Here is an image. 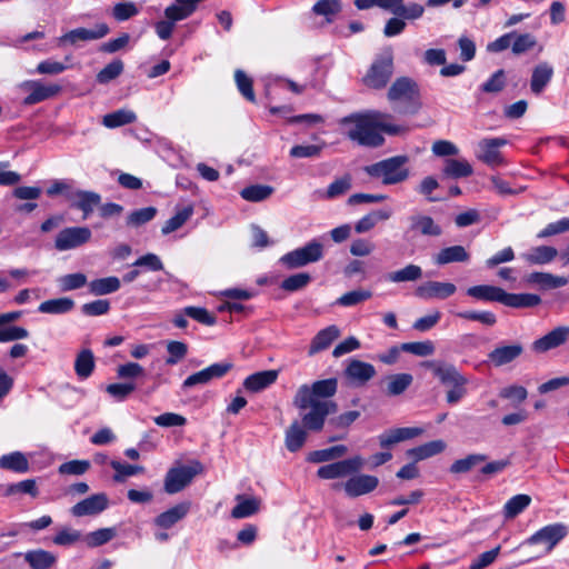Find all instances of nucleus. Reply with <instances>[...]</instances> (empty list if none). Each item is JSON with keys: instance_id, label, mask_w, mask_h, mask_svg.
<instances>
[{"instance_id": "obj_1", "label": "nucleus", "mask_w": 569, "mask_h": 569, "mask_svg": "<svg viewBox=\"0 0 569 569\" xmlns=\"http://www.w3.org/2000/svg\"><path fill=\"white\" fill-rule=\"evenodd\" d=\"M341 122L348 127L347 136L351 141L369 148L383 144L382 133L401 136L410 131L408 126L395 123L390 113L377 110L350 114Z\"/></svg>"}, {"instance_id": "obj_2", "label": "nucleus", "mask_w": 569, "mask_h": 569, "mask_svg": "<svg viewBox=\"0 0 569 569\" xmlns=\"http://www.w3.org/2000/svg\"><path fill=\"white\" fill-rule=\"evenodd\" d=\"M338 381L335 378L315 381L312 385H301L293 398V405L299 410L309 409L301 416V422L310 431H320L326 418L337 411V403L328 398L337 392Z\"/></svg>"}, {"instance_id": "obj_3", "label": "nucleus", "mask_w": 569, "mask_h": 569, "mask_svg": "<svg viewBox=\"0 0 569 569\" xmlns=\"http://www.w3.org/2000/svg\"><path fill=\"white\" fill-rule=\"evenodd\" d=\"M467 295L485 302H499L511 308H531L541 302L538 295L508 293L500 287L491 284H477L467 289Z\"/></svg>"}, {"instance_id": "obj_4", "label": "nucleus", "mask_w": 569, "mask_h": 569, "mask_svg": "<svg viewBox=\"0 0 569 569\" xmlns=\"http://www.w3.org/2000/svg\"><path fill=\"white\" fill-rule=\"evenodd\" d=\"M407 156H395L365 167V172L371 178L381 179L383 184H398L409 178Z\"/></svg>"}, {"instance_id": "obj_5", "label": "nucleus", "mask_w": 569, "mask_h": 569, "mask_svg": "<svg viewBox=\"0 0 569 569\" xmlns=\"http://www.w3.org/2000/svg\"><path fill=\"white\" fill-rule=\"evenodd\" d=\"M388 99L403 107H396V111L405 114H415L420 109L419 90L415 81L407 77L398 78L388 91Z\"/></svg>"}, {"instance_id": "obj_6", "label": "nucleus", "mask_w": 569, "mask_h": 569, "mask_svg": "<svg viewBox=\"0 0 569 569\" xmlns=\"http://www.w3.org/2000/svg\"><path fill=\"white\" fill-rule=\"evenodd\" d=\"M323 258V246L318 240H311L303 247L287 252L279 259L286 269L302 268L309 263L318 262Z\"/></svg>"}, {"instance_id": "obj_7", "label": "nucleus", "mask_w": 569, "mask_h": 569, "mask_svg": "<svg viewBox=\"0 0 569 569\" xmlns=\"http://www.w3.org/2000/svg\"><path fill=\"white\" fill-rule=\"evenodd\" d=\"M203 471L199 461H192L190 465L171 468L164 479L166 492L172 495L181 491L192 479Z\"/></svg>"}, {"instance_id": "obj_8", "label": "nucleus", "mask_w": 569, "mask_h": 569, "mask_svg": "<svg viewBox=\"0 0 569 569\" xmlns=\"http://www.w3.org/2000/svg\"><path fill=\"white\" fill-rule=\"evenodd\" d=\"M392 73L393 59L391 51H388L371 64L363 81L370 88L381 89L386 87Z\"/></svg>"}, {"instance_id": "obj_9", "label": "nucleus", "mask_w": 569, "mask_h": 569, "mask_svg": "<svg viewBox=\"0 0 569 569\" xmlns=\"http://www.w3.org/2000/svg\"><path fill=\"white\" fill-rule=\"evenodd\" d=\"M508 143L502 137L483 138L477 143L475 151L476 158L485 164L496 168L505 164V159L500 152V148Z\"/></svg>"}, {"instance_id": "obj_10", "label": "nucleus", "mask_w": 569, "mask_h": 569, "mask_svg": "<svg viewBox=\"0 0 569 569\" xmlns=\"http://www.w3.org/2000/svg\"><path fill=\"white\" fill-rule=\"evenodd\" d=\"M363 465V458L355 456L349 459L321 466L317 471V476L326 480L337 479L358 472L362 469Z\"/></svg>"}, {"instance_id": "obj_11", "label": "nucleus", "mask_w": 569, "mask_h": 569, "mask_svg": "<svg viewBox=\"0 0 569 569\" xmlns=\"http://www.w3.org/2000/svg\"><path fill=\"white\" fill-rule=\"evenodd\" d=\"M19 88L29 92V94L23 99V104L26 106H32L53 98L61 91V87L59 84H46L40 80H26L19 84Z\"/></svg>"}, {"instance_id": "obj_12", "label": "nucleus", "mask_w": 569, "mask_h": 569, "mask_svg": "<svg viewBox=\"0 0 569 569\" xmlns=\"http://www.w3.org/2000/svg\"><path fill=\"white\" fill-rule=\"evenodd\" d=\"M92 232L88 227H68L56 237L54 247L59 251H68L90 241Z\"/></svg>"}, {"instance_id": "obj_13", "label": "nucleus", "mask_w": 569, "mask_h": 569, "mask_svg": "<svg viewBox=\"0 0 569 569\" xmlns=\"http://www.w3.org/2000/svg\"><path fill=\"white\" fill-rule=\"evenodd\" d=\"M568 535V529L563 523H552L542 527L540 530L530 536L526 543L545 545L547 551H551L558 542Z\"/></svg>"}, {"instance_id": "obj_14", "label": "nucleus", "mask_w": 569, "mask_h": 569, "mask_svg": "<svg viewBox=\"0 0 569 569\" xmlns=\"http://www.w3.org/2000/svg\"><path fill=\"white\" fill-rule=\"evenodd\" d=\"M110 29L107 23H97L92 29L87 28H77L73 29L64 34H62L59 39V46H62L64 43L69 44H77L78 42L82 41H92V40H99L103 37H106L109 33Z\"/></svg>"}, {"instance_id": "obj_15", "label": "nucleus", "mask_w": 569, "mask_h": 569, "mask_svg": "<svg viewBox=\"0 0 569 569\" xmlns=\"http://www.w3.org/2000/svg\"><path fill=\"white\" fill-rule=\"evenodd\" d=\"M232 368L230 362L213 363L198 372L190 375L183 382L182 388L189 389L197 385H207L213 379L222 378Z\"/></svg>"}, {"instance_id": "obj_16", "label": "nucleus", "mask_w": 569, "mask_h": 569, "mask_svg": "<svg viewBox=\"0 0 569 569\" xmlns=\"http://www.w3.org/2000/svg\"><path fill=\"white\" fill-rule=\"evenodd\" d=\"M569 340V326H559L532 342V350L543 353L565 345Z\"/></svg>"}, {"instance_id": "obj_17", "label": "nucleus", "mask_w": 569, "mask_h": 569, "mask_svg": "<svg viewBox=\"0 0 569 569\" xmlns=\"http://www.w3.org/2000/svg\"><path fill=\"white\" fill-rule=\"evenodd\" d=\"M456 291L457 287L451 282L427 281L416 288L415 295L423 300L447 299Z\"/></svg>"}, {"instance_id": "obj_18", "label": "nucleus", "mask_w": 569, "mask_h": 569, "mask_svg": "<svg viewBox=\"0 0 569 569\" xmlns=\"http://www.w3.org/2000/svg\"><path fill=\"white\" fill-rule=\"evenodd\" d=\"M375 367L358 359H351L345 369L346 378L353 386H363L376 376Z\"/></svg>"}, {"instance_id": "obj_19", "label": "nucleus", "mask_w": 569, "mask_h": 569, "mask_svg": "<svg viewBox=\"0 0 569 569\" xmlns=\"http://www.w3.org/2000/svg\"><path fill=\"white\" fill-rule=\"evenodd\" d=\"M109 506V499L106 493L92 495L71 508L74 517L96 516L104 511Z\"/></svg>"}, {"instance_id": "obj_20", "label": "nucleus", "mask_w": 569, "mask_h": 569, "mask_svg": "<svg viewBox=\"0 0 569 569\" xmlns=\"http://www.w3.org/2000/svg\"><path fill=\"white\" fill-rule=\"evenodd\" d=\"M379 485V479L370 475H357L349 478L345 485V492L349 497H359L373 491Z\"/></svg>"}, {"instance_id": "obj_21", "label": "nucleus", "mask_w": 569, "mask_h": 569, "mask_svg": "<svg viewBox=\"0 0 569 569\" xmlns=\"http://www.w3.org/2000/svg\"><path fill=\"white\" fill-rule=\"evenodd\" d=\"M433 369V375L446 386L467 385L468 379L462 376L453 365L442 362H426Z\"/></svg>"}, {"instance_id": "obj_22", "label": "nucleus", "mask_w": 569, "mask_h": 569, "mask_svg": "<svg viewBox=\"0 0 569 569\" xmlns=\"http://www.w3.org/2000/svg\"><path fill=\"white\" fill-rule=\"evenodd\" d=\"M471 259L470 252L461 244H455L440 249L433 257V262L438 266L461 262L468 263Z\"/></svg>"}, {"instance_id": "obj_23", "label": "nucleus", "mask_w": 569, "mask_h": 569, "mask_svg": "<svg viewBox=\"0 0 569 569\" xmlns=\"http://www.w3.org/2000/svg\"><path fill=\"white\" fill-rule=\"evenodd\" d=\"M409 230L426 237H439L442 228L430 216L416 213L409 217Z\"/></svg>"}, {"instance_id": "obj_24", "label": "nucleus", "mask_w": 569, "mask_h": 569, "mask_svg": "<svg viewBox=\"0 0 569 569\" xmlns=\"http://www.w3.org/2000/svg\"><path fill=\"white\" fill-rule=\"evenodd\" d=\"M523 352L521 343L498 346L489 352L488 359L495 367L508 365L520 357Z\"/></svg>"}, {"instance_id": "obj_25", "label": "nucleus", "mask_w": 569, "mask_h": 569, "mask_svg": "<svg viewBox=\"0 0 569 569\" xmlns=\"http://www.w3.org/2000/svg\"><path fill=\"white\" fill-rule=\"evenodd\" d=\"M423 430L417 427H405L388 430L379 436L382 448H389L395 443L419 437Z\"/></svg>"}, {"instance_id": "obj_26", "label": "nucleus", "mask_w": 569, "mask_h": 569, "mask_svg": "<svg viewBox=\"0 0 569 569\" xmlns=\"http://www.w3.org/2000/svg\"><path fill=\"white\" fill-rule=\"evenodd\" d=\"M189 510V502L178 503L172 508L161 512L158 517H156L154 525L162 529H170L177 522L182 520L188 515Z\"/></svg>"}, {"instance_id": "obj_27", "label": "nucleus", "mask_w": 569, "mask_h": 569, "mask_svg": "<svg viewBox=\"0 0 569 569\" xmlns=\"http://www.w3.org/2000/svg\"><path fill=\"white\" fill-rule=\"evenodd\" d=\"M278 370H264L248 376L243 387L250 392H259L273 385L278 378Z\"/></svg>"}, {"instance_id": "obj_28", "label": "nucleus", "mask_w": 569, "mask_h": 569, "mask_svg": "<svg viewBox=\"0 0 569 569\" xmlns=\"http://www.w3.org/2000/svg\"><path fill=\"white\" fill-rule=\"evenodd\" d=\"M558 254L559 252L555 247L538 246L531 248L527 252L521 253L520 257L528 264H547L552 262Z\"/></svg>"}, {"instance_id": "obj_29", "label": "nucleus", "mask_w": 569, "mask_h": 569, "mask_svg": "<svg viewBox=\"0 0 569 569\" xmlns=\"http://www.w3.org/2000/svg\"><path fill=\"white\" fill-rule=\"evenodd\" d=\"M0 469L16 473H26L30 470V463L26 453L12 451L0 457Z\"/></svg>"}, {"instance_id": "obj_30", "label": "nucleus", "mask_w": 569, "mask_h": 569, "mask_svg": "<svg viewBox=\"0 0 569 569\" xmlns=\"http://www.w3.org/2000/svg\"><path fill=\"white\" fill-rule=\"evenodd\" d=\"M339 336L340 330L335 325L320 330L311 341L308 351L309 356H313L327 349Z\"/></svg>"}, {"instance_id": "obj_31", "label": "nucleus", "mask_w": 569, "mask_h": 569, "mask_svg": "<svg viewBox=\"0 0 569 569\" xmlns=\"http://www.w3.org/2000/svg\"><path fill=\"white\" fill-rule=\"evenodd\" d=\"M391 216V209L372 210L356 222L355 231L357 233H366L373 229L378 222L386 221L390 219Z\"/></svg>"}, {"instance_id": "obj_32", "label": "nucleus", "mask_w": 569, "mask_h": 569, "mask_svg": "<svg viewBox=\"0 0 569 569\" xmlns=\"http://www.w3.org/2000/svg\"><path fill=\"white\" fill-rule=\"evenodd\" d=\"M96 360L90 349L80 350L74 359V372L80 380L88 379L94 371Z\"/></svg>"}, {"instance_id": "obj_33", "label": "nucleus", "mask_w": 569, "mask_h": 569, "mask_svg": "<svg viewBox=\"0 0 569 569\" xmlns=\"http://www.w3.org/2000/svg\"><path fill=\"white\" fill-rule=\"evenodd\" d=\"M100 194L92 191L79 190L73 193L72 207L81 210L83 212V218L86 219L93 212V209L100 203Z\"/></svg>"}, {"instance_id": "obj_34", "label": "nucleus", "mask_w": 569, "mask_h": 569, "mask_svg": "<svg viewBox=\"0 0 569 569\" xmlns=\"http://www.w3.org/2000/svg\"><path fill=\"white\" fill-rule=\"evenodd\" d=\"M553 74L552 67L547 62H541L535 67L530 80V89L535 94L543 91L546 86L550 82Z\"/></svg>"}, {"instance_id": "obj_35", "label": "nucleus", "mask_w": 569, "mask_h": 569, "mask_svg": "<svg viewBox=\"0 0 569 569\" xmlns=\"http://www.w3.org/2000/svg\"><path fill=\"white\" fill-rule=\"evenodd\" d=\"M307 430L305 425L302 426L299 421H293L288 430L286 431V447L289 451H298L307 440Z\"/></svg>"}, {"instance_id": "obj_36", "label": "nucleus", "mask_w": 569, "mask_h": 569, "mask_svg": "<svg viewBox=\"0 0 569 569\" xmlns=\"http://www.w3.org/2000/svg\"><path fill=\"white\" fill-rule=\"evenodd\" d=\"M24 560L32 569H49L56 563L57 557L50 551L36 549L26 552Z\"/></svg>"}, {"instance_id": "obj_37", "label": "nucleus", "mask_w": 569, "mask_h": 569, "mask_svg": "<svg viewBox=\"0 0 569 569\" xmlns=\"http://www.w3.org/2000/svg\"><path fill=\"white\" fill-rule=\"evenodd\" d=\"M74 308V301L71 298L62 297L49 299L41 302L38 311L47 315H64Z\"/></svg>"}, {"instance_id": "obj_38", "label": "nucleus", "mask_w": 569, "mask_h": 569, "mask_svg": "<svg viewBox=\"0 0 569 569\" xmlns=\"http://www.w3.org/2000/svg\"><path fill=\"white\" fill-rule=\"evenodd\" d=\"M260 503L258 498L237 496V505L231 510V516L236 519L248 518L258 512Z\"/></svg>"}, {"instance_id": "obj_39", "label": "nucleus", "mask_w": 569, "mask_h": 569, "mask_svg": "<svg viewBox=\"0 0 569 569\" xmlns=\"http://www.w3.org/2000/svg\"><path fill=\"white\" fill-rule=\"evenodd\" d=\"M528 282L537 284L542 289H556L563 287L568 283L566 277L555 276L548 272H531L528 278Z\"/></svg>"}, {"instance_id": "obj_40", "label": "nucleus", "mask_w": 569, "mask_h": 569, "mask_svg": "<svg viewBox=\"0 0 569 569\" xmlns=\"http://www.w3.org/2000/svg\"><path fill=\"white\" fill-rule=\"evenodd\" d=\"M442 173L448 178L459 179L471 176L473 169L466 159H447L445 160Z\"/></svg>"}, {"instance_id": "obj_41", "label": "nucleus", "mask_w": 569, "mask_h": 569, "mask_svg": "<svg viewBox=\"0 0 569 569\" xmlns=\"http://www.w3.org/2000/svg\"><path fill=\"white\" fill-rule=\"evenodd\" d=\"M120 286L119 278L114 276L94 279L88 284L90 293L94 296L113 293L120 289Z\"/></svg>"}, {"instance_id": "obj_42", "label": "nucleus", "mask_w": 569, "mask_h": 569, "mask_svg": "<svg viewBox=\"0 0 569 569\" xmlns=\"http://www.w3.org/2000/svg\"><path fill=\"white\" fill-rule=\"evenodd\" d=\"M351 176L345 174L340 178H337L335 181H332L326 191H317L320 199L325 200H331L336 199L342 194H345L347 191L351 188Z\"/></svg>"}, {"instance_id": "obj_43", "label": "nucleus", "mask_w": 569, "mask_h": 569, "mask_svg": "<svg viewBox=\"0 0 569 569\" xmlns=\"http://www.w3.org/2000/svg\"><path fill=\"white\" fill-rule=\"evenodd\" d=\"M422 277V269L418 264H407L402 269L388 273L387 279L393 283L412 282Z\"/></svg>"}, {"instance_id": "obj_44", "label": "nucleus", "mask_w": 569, "mask_h": 569, "mask_svg": "<svg viewBox=\"0 0 569 569\" xmlns=\"http://www.w3.org/2000/svg\"><path fill=\"white\" fill-rule=\"evenodd\" d=\"M137 120V114L128 109H119L117 111L107 113L102 118V124L107 128L113 129L124 124L132 123Z\"/></svg>"}, {"instance_id": "obj_45", "label": "nucleus", "mask_w": 569, "mask_h": 569, "mask_svg": "<svg viewBox=\"0 0 569 569\" xmlns=\"http://www.w3.org/2000/svg\"><path fill=\"white\" fill-rule=\"evenodd\" d=\"M346 452L347 447L343 445H338L330 448L311 451L309 452L307 460L313 463L327 462L341 458Z\"/></svg>"}, {"instance_id": "obj_46", "label": "nucleus", "mask_w": 569, "mask_h": 569, "mask_svg": "<svg viewBox=\"0 0 569 569\" xmlns=\"http://www.w3.org/2000/svg\"><path fill=\"white\" fill-rule=\"evenodd\" d=\"M446 443L442 440H433L408 450L407 455L416 460H425L442 452Z\"/></svg>"}, {"instance_id": "obj_47", "label": "nucleus", "mask_w": 569, "mask_h": 569, "mask_svg": "<svg viewBox=\"0 0 569 569\" xmlns=\"http://www.w3.org/2000/svg\"><path fill=\"white\" fill-rule=\"evenodd\" d=\"M193 214V207L187 206L178 210L173 217L168 219L161 228L162 234L167 236L180 229Z\"/></svg>"}, {"instance_id": "obj_48", "label": "nucleus", "mask_w": 569, "mask_h": 569, "mask_svg": "<svg viewBox=\"0 0 569 569\" xmlns=\"http://www.w3.org/2000/svg\"><path fill=\"white\" fill-rule=\"evenodd\" d=\"M531 498L528 495L520 493L510 498L503 506V516L506 519H513L529 507Z\"/></svg>"}, {"instance_id": "obj_49", "label": "nucleus", "mask_w": 569, "mask_h": 569, "mask_svg": "<svg viewBox=\"0 0 569 569\" xmlns=\"http://www.w3.org/2000/svg\"><path fill=\"white\" fill-rule=\"evenodd\" d=\"M273 192V188L264 184H252L241 190V197L251 202H259L269 198Z\"/></svg>"}, {"instance_id": "obj_50", "label": "nucleus", "mask_w": 569, "mask_h": 569, "mask_svg": "<svg viewBox=\"0 0 569 569\" xmlns=\"http://www.w3.org/2000/svg\"><path fill=\"white\" fill-rule=\"evenodd\" d=\"M341 10L340 0H318L313 7L312 12L317 16L326 17L328 22Z\"/></svg>"}, {"instance_id": "obj_51", "label": "nucleus", "mask_w": 569, "mask_h": 569, "mask_svg": "<svg viewBox=\"0 0 569 569\" xmlns=\"http://www.w3.org/2000/svg\"><path fill=\"white\" fill-rule=\"evenodd\" d=\"M325 147L326 142L320 144H296L290 149L289 156L295 159L319 158Z\"/></svg>"}, {"instance_id": "obj_52", "label": "nucleus", "mask_w": 569, "mask_h": 569, "mask_svg": "<svg viewBox=\"0 0 569 569\" xmlns=\"http://www.w3.org/2000/svg\"><path fill=\"white\" fill-rule=\"evenodd\" d=\"M110 466L116 471V473L113 476V480L116 482H122L128 477L141 473L144 470L143 467H141V466H133V465H129V463H123V462H120V461H117V460H111L110 461Z\"/></svg>"}, {"instance_id": "obj_53", "label": "nucleus", "mask_w": 569, "mask_h": 569, "mask_svg": "<svg viewBox=\"0 0 569 569\" xmlns=\"http://www.w3.org/2000/svg\"><path fill=\"white\" fill-rule=\"evenodd\" d=\"M16 493H26L36 498L39 495L37 482L34 479H26L16 483L7 486L3 495L13 496Z\"/></svg>"}, {"instance_id": "obj_54", "label": "nucleus", "mask_w": 569, "mask_h": 569, "mask_svg": "<svg viewBox=\"0 0 569 569\" xmlns=\"http://www.w3.org/2000/svg\"><path fill=\"white\" fill-rule=\"evenodd\" d=\"M123 68V62L120 59H114L98 72L97 81L102 84L109 83L122 73Z\"/></svg>"}, {"instance_id": "obj_55", "label": "nucleus", "mask_w": 569, "mask_h": 569, "mask_svg": "<svg viewBox=\"0 0 569 569\" xmlns=\"http://www.w3.org/2000/svg\"><path fill=\"white\" fill-rule=\"evenodd\" d=\"M412 376L410 373H398L389 378L387 391L390 396L401 395L411 383Z\"/></svg>"}, {"instance_id": "obj_56", "label": "nucleus", "mask_w": 569, "mask_h": 569, "mask_svg": "<svg viewBox=\"0 0 569 569\" xmlns=\"http://www.w3.org/2000/svg\"><path fill=\"white\" fill-rule=\"evenodd\" d=\"M537 44V39L535 36L530 33H515L512 38L511 51L513 54H522L531 49H533Z\"/></svg>"}, {"instance_id": "obj_57", "label": "nucleus", "mask_w": 569, "mask_h": 569, "mask_svg": "<svg viewBox=\"0 0 569 569\" xmlns=\"http://www.w3.org/2000/svg\"><path fill=\"white\" fill-rule=\"evenodd\" d=\"M487 457L485 455L480 453H473L469 455L463 459L456 460L450 466V472L451 473H465L470 471L473 467H476L478 463L485 461Z\"/></svg>"}, {"instance_id": "obj_58", "label": "nucleus", "mask_w": 569, "mask_h": 569, "mask_svg": "<svg viewBox=\"0 0 569 569\" xmlns=\"http://www.w3.org/2000/svg\"><path fill=\"white\" fill-rule=\"evenodd\" d=\"M82 540V533L79 530L66 527L60 529L52 541L57 546L69 547Z\"/></svg>"}, {"instance_id": "obj_59", "label": "nucleus", "mask_w": 569, "mask_h": 569, "mask_svg": "<svg viewBox=\"0 0 569 569\" xmlns=\"http://www.w3.org/2000/svg\"><path fill=\"white\" fill-rule=\"evenodd\" d=\"M156 214L157 209L154 207H146L134 210L127 217V224L130 227H140L151 221Z\"/></svg>"}, {"instance_id": "obj_60", "label": "nucleus", "mask_w": 569, "mask_h": 569, "mask_svg": "<svg viewBox=\"0 0 569 569\" xmlns=\"http://www.w3.org/2000/svg\"><path fill=\"white\" fill-rule=\"evenodd\" d=\"M372 297V292L370 290L357 289L342 295L337 303L343 307H352L359 305Z\"/></svg>"}, {"instance_id": "obj_61", "label": "nucleus", "mask_w": 569, "mask_h": 569, "mask_svg": "<svg viewBox=\"0 0 569 569\" xmlns=\"http://www.w3.org/2000/svg\"><path fill=\"white\" fill-rule=\"evenodd\" d=\"M62 291H71L82 288L87 283L86 274L81 272L69 273L58 279Z\"/></svg>"}, {"instance_id": "obj_62", "label": "nucleus", "mask_w": 569, "mask_h": 569, "mask_svg": "<svg viewBox=\"0 0 569 569\" xmlns=\"http://www.w3.org/2000/svg\"><path fill=\"white\" fill-rule=\"evenodd\" d=\"M116 537L113 528H102L90 532L86 537L87 545L91 548L102 546Z\"/></svg>"}, {"instance_id": "obj_63", "label": "nucleus", "mask_w": 569, "mask_h": 569, "mask_svg": "<svg viewBox=\"0 0 569 569\" xmlns=\"http://www.w3.org/2000/svg\"><path fill=\"white\" fill-rule=\"evenodd\" d=\"M401 350L419 357L431 356L435 352V345L430 340L418 342H406L401 345Z\"/></svg>"}, {"instance_id": "obj_64", "label": "nucleus", "mask_w": 569, "mask_h": 569, "mask_svg": "<svg viewBox=\"0 0 569 569\" xmlns=\"http://www.w3.org/2000/svg\"><path fill=\"white\" fill-rule=\"evenodd\" d=\"M234 80L240 93L249 101L254 102L256 97L252 88V80L242 70L234 72Z\"/></svg>"}]
</instances>
